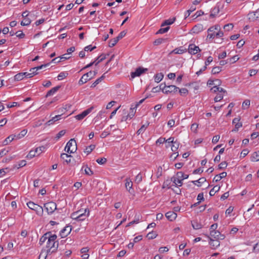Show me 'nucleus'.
Wrapping results in <instances>:
<instances>
[{"mask_svg": "<svg viewBox=\"0 0 259 259\" xmlns=\"http://www.w3.org/2000/svg\"><path fill=\"white\" fill-rule=\"evenodd\" d=\"M147 71H148L147 68L139 67L136 69L135 72L131 73V77L134 78L135 77L140 76L142 74L146 72Z\"/></svg>", "mask_w": 259, "mask_h": 259, "instance_id": "obj_8", "label": "nucleus"}, {"mask_svg": "<svg viewBox=\"0 0 259 259\" xmlns=\"http://www.w3.org/2000/svg\"><path fill=\"white\" fill-rule=\"evenodd\" d=\"M210 235L211 238L213 237L215 240H223L225 238V236L221 234L219 231L210 232Z\"/></svg>", "mask_w": 259, "mask_h": 259, "instance_id": "obj_13", "label": "nucleus"}, {"mask_svg": "<svg viewBox=\"0 0 259 259\" xmlns=\"http://www.w3.org/2000/svg\"><path fill=\"white\" fill-rule=\"evenodd\" d=\"M211 90L215 93L219 92L221 94L222 93H225L226 91L222 88L219 87V85H215L211 89Z\"/></svg>", "mask_w": 259, "mask_h": 259, "instance_id": "obj_31", "label": "nucleus"}, {"mask_svg": "<svg viewBox=\"0 0 259 259\" xmlns=\"http://www.w3.org/2000/svg\"><path fill=\"white\" fill-rule=\"evenodd\" d=\"M27 133V130H23L19 134L17 135H14L15 136V139H20L23 138Z\"/></svg>", "mask_w": 259, "mask_h": 259, "instance_id": "obj_37", "label": "nucleus"}, {"mask_svg": "<svg viewBox=\"0 0 259 259\" xmlns=\"http://www.w3.org/2000/svg\"><path fill=\"white\" fill-rule=\"evenodd\" d=\"M223 98V96L222 94H218L215 97L214 100L215 102L220 101Z\"/></svg>", "mask_w": 259, "mask_h": 259, "instance_id": "obj_61", "label": "nucleus"}, {"mask_svg": "<svg viewBox=\"0 0 259 259\" xmlns=\"http://www.w3.org/2000/svg\"><path fill=\"white\" fill-rule=\"evenodd\" d=\"M105 74H103L100 77L96 79L94 82L92 83V84L91 86V88H95L97 84H98L100 82H101L105 78Z\"/></svg>", "mask_w": 259, "mask_h": 259, "instance_id": "obj_26", "label": "nucleus"}, {"mask_svg": "<svg viewBox=\"0 0 259 259\" xmlns=\"http://www.w3.org/2000/svg\"><path fill=\"white\" fill-rule=\"evenodd\" d=\"M96 145L94 144L90 145L89 146L86 147L84 150V152L86 153L87 155L89 154L95 148Z\"/></svg>", "mask_w": 259, "mask_h": 259, "instance_id": "obj_32", "label": "nucleus"}, {"mask_svg": "<svg viewBox=\"0 0 259 259\" xmlns=\"http://www.w3.org/2000/svg\"><path fill=\"white\" fill-rule=\"evenodd\" d=\"M81 212L80 210H79V211H77L76 212H74L73 213H72L71 214V218L74 219V220H75L76 221L78 220V214H79V213Z\"/></svg>", "mask_w": 259, "mask_h": 259, "instance_id": "obj_60", "label": "nucleus"}, {"mask_svg": "<svg viewBox=\"0 0 259 259\" xmlns=\"http://www.w3.org/2000/svg\"><path fill=\"white\" fill-rule=\"evenodd\" d=\"M166 88V90L164 91V93L166 94H175L179 90V88L174 85H169Z\"/></svg>", "mask_w": 259, "mask_h": 259, "instance_id": "obj_12", "label": "nucleus"}, {"mask_svg": "<svg viewBox=\"0 0 259 259\" xmlns=\"http://www.w3.org/2000/svg\"><path fill=\"white\" fill-rule=\"evenodd\" d=\"M126 34V31L125 30H123L121 31L118 35L116 37L117 39L119 40L120 39L122 38Z\"/></svg>", "mask_w": 259, "mask_h": 259, "instance_id": "obj_62", "label": "nucleus"}, {"mask_svg": "<svg viewBox=\"0 0 259 259\" xmlns=\"http://www.w3.org/2000/svg\"><path fill=\"white\" fill-rule=\"evenodd\" d=\"M26 165V161L25 160H21L18 162V164L14 165V168H19L22 167Z\"/></svg>", "mask_w": 259, "mask_h": 259, "instance_id": "obj_39", "label": "nucleus"}, {"mask_svg": "<svg viewBox=\"0 0 259 259\" xmlns=\"http://www.w3.org/2000/svg\"><path fill=\"white\" fill-rule=\"evenodd\" d=\"M220 12V5L217 4L215 6L211 9L210 14L209 15L210 18L215 17Z\"/></svg>", "mask_w": 259, "mask_h": 259, "instance_id": "obj_14", "label": "nucleus"}, {"mask_svg": "<svg viewBox=\"0 0 259 259\" xmlns=\"http://www.w3.org/2000/svg\"><path fill=\"white\" fill-rule=\"evenodd\" d=\"M142 180V175L140 173L137 175L135 179V182L139 184L140 183Z\"/></svg>", "mask_w": 259, "mask_h": 259, "instance_id": "obj_64", "label": "nucleus"}, {"mask_svg": "<svg viewBox=\"0 0 259 259\" xmlns=\"http://www.w3.org/2000/svg\"><path fill=\"white\" fill-rule=\"evenodd\" d=\"M66 133V131L65 130H62L61 131H60L56 135V136L55 137V139H56V140H58L61 137H62V136H63Z\"/></svg>", "mask_w": 259, "mask_h": 259, "instance_id": "obj_50", "label": "nucleus"}, {"mask_svg": "<svg viewBox=\"0 0 259 259\" xmlns=\"http://www.w3.org/2000/svg\"><path fill=\"white\" fill-rule=\"evenodd\" d=\"M84 168L85 175L88 176H92L94 174L93 171L91 170V169L90 167H88L87 165H83L82 167L81 170H82Z\"/></svg>", "mask_w": 259, "mask_h": 259, "instance_id": "obj_27", "label": "nucleus"}, {"mask_svg": "<svg viewBox=\"0 0 259 259\" xmlns=\"http://www.w3.org/2000/svg\"><path fill=\"white\" fill-rule=\"evenodd\" d=\"M196 10V8L195 6H192L190 8L187 10L186 13H185V18H187V17H188L190 14L193 12L194 11H195Z\"/></svg>", "mask_w": 259, "mask_h": 259, "instance_id": "obj_41", "label": "nucleus"}, {"mask_svg": "<svg viewBox=\"0 0 259 259\" xmlns=\"http://www.w3.org/2000/svg\"><path fill=\"white\" fill-rule=\"evenodd\" d=\"M61 115H56L55 117H53L52 119L49 120L47 122H46V124L47 125H50L54 123V122L60 119Z\"/></svg>", "mask_w": 259, "mask_h": 259, "instance_id": "obj_29", "label": "nucleus"}, {"mask_svg": "<svg viewBox=\"0 0 259 259\" xmlns=\"http://www.w3.org/2000/svg\"><path fill=\"white\" fill-rule=\"evenodd\" d=\"M171 181L173 182V183L175 184L174 186L175 187H180L182 185L183 182L182 180L180 179H177V176L176 177H173L171 179Z\"/></svg>", "mask_w": 259, "mask_h": 259, "instance_id": "obj_18", "label": "nucleus"}, {"mask_svg": "<svg viewBox=\"0 0 259 259\" xmlns=\"http://www.w3.org/2000/svg\"><path fill=\"white\" fill-rule=\"evenodd\" d=\"M96 162L99 164H104L107 162L106 158L104 157L99 158L96 160Z\"/></svg>", "mask_w": 259, "mask_h": 259, "instance_id": "obj_54", "label": "nucleus"}, {"mask_svg": "<svg viewBox=\"0 0 259 259\" xmlns=\"http://www.w3.org/2000/svg\"><path fill=\"white\" fill-rule=\"evenodd\" d=\"M176 176H177V179H180L182 181L183 180H184V179H188V177H189V175H188L185 174L182 171L177 172V173L176 174Z\"/></svg>", "mask_w": 259, "mask_h": 259, "instance_id": "obj_25", "label": "nucleus"}, {"mask_svg": "<svg viewBox=\"0 0 259 259\" xmlns=\"http://www.w3.org/2000/svg\"><path fill=\"white\" fill-rule=\"evenodd\" d=\"M233 25L232 23H229V24H226L224 26V29L226 31H228L232 30L233 29Z\"/></svg>", "mask_w": 259, "mask_h": 259, "instance_id": "obj_55", "label": "nucleus"}, {"mask_svg": "<svg viewBox=\"0 0 259 259\" xmlns=\"http://www.w3.org/2000/svg\"><path fill=\"white\" fill-rule=\"evenodd\" d=\"M57 236L56 234H52L49 235L47 240L46 247L48 248L47 252H55L59 246V243L56 241Z\"/></svg>", "mask_w": 259, "mask_h": 259, "instance_id": "obj_1", "label": "nucleus"}, {"mask_svg": "<svg viewBox=\"0 0 259 259\" xmlns=\"http://www.w3.org/2000/svg\"><path fill=\"white\" fill-rule=\"evenodd\" d=\"M169 29V26H167V27H166L165 28H160L156 32V34H162V33H165V32H167Z\"/></svg>", "mask_w": 259, "mask_h": 259, "instance_id": "obj_57", "label": "nucleus"}, {"mask_svg": "<svg viewBox=\"0 0 259 259\" xmlns=\"http://www.w3.org/2000/svg\"><path fill=\"white\" fill-rule=\"evenodd\" d=\"M50 234H51V232H48L44 234L39 239V244L42 245L46 240H48Z\"/></svg>", "mask_w": 259, "mask_h": 259, "instance_id": "obj_19", "label": "nucleus"}, {"mask_svg": "<svg viewBox=\"0 0 259 259\" xmlns=\"http://www.w3.org/2000/svg\"><path fill=\"white\" fill-rule=\"evenodd\" d=\"M165 217L169 221H172L176 219L177 214L175 212L170 211L165 213Z\"/></svg>", "mask_w": 259, "mask_h": 259, "instance_id": "obj_17", "label": "nucleus"}, {"mask_svg": "<svg viewBox=\"0 0 259 259\" xmlns=\"http://www.w3.org/2000/svg\"><path fill=\"white\" fill-rule=\"evenodd\" d=\"M125 186L127 190H128L130 193H132L131 190H132L133 183L130 179H126Z\"/></svg>", "mask_w": 259, "mask_h": 259, "instance_id": "obj_23", "label": "nucleus"}, {"mask_svg": "<svg viewBox=\"0 0 259 259\" xmlns=\"http://www.w3.org/2000/svg\"><path fill=\"white\" fill-rule=\"evenodd\" d=\"M170 146L171 148V150L173 152H176L179 148V143L177 141H175V142L171 145H170Z\"/></svg>", "mask_w": 259, "mask_h": 259, "instance_id": "obj_43", "label": "nucleus"}, {"mask_svg": "<svg viewBox=\"0 0 259 259\" xmlns=\"http://www.w3.org/2000/svg\"><path fill=\"white\" fill-rule=\"evenodd\" d=\"M220 189V187L216 185L211 189L209 192V195L211 196H214L216 192H218Z\"/></svg>", "mask_w": 259, "mask_h": 259, "instance_id": "obj_34", "label": "nucleus"}, {"mask_svg": "<svg viewBox=\"0 0 259 259\" xmlns=\"http://www.w3.org/2000/svg\"><path fill=\"white\" fill-rule=\"evenodd\" d=\"M204 29L203 26L201 24L195 25L192 29V31L194 33H198Z\"/></svg>", "mask_w": 259, "mask_h": 259, "instance_id": "obj_15", "label": "nucleus"}, {"mask_svg": "<svg viewBox=\"0 0 259 259\" xmlns=\"http://www.w3.org/2000/svg\"><path fill=\"white\" fill-rule=\"evenodd\" d=\"M168 85H167L165 83H162L159 85V89L161 90L162 92L164 93V91L166 90V88Z\"/></svg>", "mask_w": 259, "mask_h": 259, "instance_id": "obj_63", "label": "nucleus"}, {"mask_svg": "<svg viewBox=\"0 0 259 259\" xmlns=\"http://www.w3.org/2000/svg\"><path fill=\"white\" fill-rule=\"evenodd\" d=\"M94 107L91 106L88 109L83 111L81 113L75 116V118L77 120H80L84 118L87 115H88L90 113H91L92 110L94 109Z\"/></svg>", "mask_w": 259, "mask_h": 259, "instance_id": "obj_7", "label": "nucleus"}, {"mask_svg": "<svg viewBox=\"0 0 259 259\" xmlns=\"http://www.w3.org/2000/svg\"><path fill=\"white\" fill-rule=\"evenodd\" d=\"M186 52V49H182L181 48H176L173 51V52L176 54H182Z\"/></svg>", "mask_w": 259, "mask_h": 259, "instance_id": "obj_51", "label": "nucleus"}, {"mask_svg": "<svg viewBox=\"0 0 259 259\" xmlns=\"http://www.w3.org/2000/svg\"><path fill=\"white\" fill-rule=\"evenodd\" d=\"M227 165H228V163H227L226 161H222L218 165V169L220 170L225 169L227 167Z\"/></svg>", "mask_w": 259, "mask_h": 259, "instance_id": "obj_52", "label": "nucleus"}, {"mask_svg": "<svg viewBox=\"0 0 259 259\" xmlns=\"http://www.w3.org/2000/svg\"><path fill=\"white\" fill-rule=\"evenodd\" d=\"M222 71V67L219 66L214 67L212 68L211 70V73L213 74H218Z\"/></svg>", "mask_w": 259, "mask_h": 259, "instance_id": "obj_47", "label": "nucleus"}, {"mask_svg": "<svg viewBox=\"0 0 259 259\" xmlns=\"http://www.w3.org/2000/svg\"><path fill=\"white\" fill-rule=\"evenodd\" d=\"M191 224L194 229L198 230L202 228V225L201 223L198 222L197 220L191 221Z\"/></svg>", "mask_w": 259, "mask_h": 259, "instance_id": "obj_21", "label": "nucleus"}, {"mask_svg": "<svg viewBox=\"0 0 259 259\" xmlns=\"http://www.w3.org/2000/svg\"><path fill=\"white\" fill-rule=\"evenodd\" d=\"M178 90L181 96H186L188 94V90L186 88L181 89L179 88Z\"/></svg>", "mask_w": 259, "mask_h": 259, "instance_id": "obj_45", "label": "nucleus"}, {"mask_svg": "<svg viewBox=\"0 0 259 259\" xmlns=\"http://www.w3.org/2000/svg\"><path fill=\"white\" fill-rule=\"evenodd\" d=\"M106 59V55L104 54H101L100 56H99L95 61H96L95 62V65H97L99 63L102 62Z\"/></svg>", "mask_w": 259, "mask_h": 259, "instance_id": "obj_36", "label": "nucleus"}, {"mask_svg": "<svg viewBox=\"0 0 259 259\" xmlns=\"http://www.w3.org/2000/svg\"><path fill=\"white\" fill-rule=\"evenodd\" d=\"M220 30L221 27L219 25H215L214 26L210 27L207 30V37L209 38H214V37L218 38L223 37L224 33Z\"/></svg>", "mask_w": 259, "mask_h": 259, "instance_id": "obj_2", "label": "nucleus"}, {"mask_svg": "<svg viewBox=\"0 0 259 259\" xmlns=\"http://www.w3.org/2000/svg\"><path fill=\"white\" fill-rule=\"evenodd\" d=\"M165 40V39L159 38L158 39H156L154 42L153 44L155 46H158L160 44H161L162 42H163Z\"/></svg>", "mask_w": 259, "mask_h": 259, "instance_id": "obj_53", "label": "nucleus"}, {"mask_svg": "<svg viewBox=\"0 0 259 259\" xmlns=\"http://www.w3.org/2000/svg\"><path fill=\"white\" fill-rule=\"evenodd\" d=\"M93 73V72H92V71H90L83 74L78 81L79 84L82 85L93 78V76H92Z\"/></svg>", "mask_w": 259, "mask_h": 259, "instance_id": "obj_6", "label": "nucleus"}, {"mask_svg": "<svg viewBox=\"0 0 259 259\" xmlns=\"http://www.w3.org/2000/svg\"><path fill=\"white\" fill-rule=\"evenodd\" d=\"M110 134V132L108 129L103 131L100 135L101 138H105Z\"/></svg>", "mask_w": 259, "mask_h": 259, "instance_id": "obj_56", "label": "nucleus"}, {"mask_svg": "<svg viewBox=\"0 0 259 259\" xmlns=\"http://www.w3.org/2000/svg\"><path fill=\"white\" fill-rule=\"evenodd\" d=\"M61 158L64 160V161L67 163V164H68L69 163H70L71 162V159L70 158V157H71V155H69L68 154H66V153H62L61 154Z\"/></svg>", "mask_w": 259, "mask_h": 259, "instance_id": "obj_22", "label": "nucleus"}, {"mask_svg": "<svg viewBox=\"0 0 259 259\" xmlns=\"http://www.w3.org/2000/svg\"><path fill=\"white\" fill-rule=\"evenodd\" d=\"M31 21L29 18H25L21 21V25L22 26H28L31 23Z\"/></svg>", "mask_w": 259, "mask_h": 259, "instance_id": "obj_42", "label": "nucleus"}, {"mask_svg": "<svg viewBox=\"0 0 259 259\" xmlns=\"http://www.w3.org/2000/svg\"><path fill=\"white\" fill-rule=\"evenodd\" d=\"M60 88V85H58V86H56V87L52 88V89H51L50 91H49L47 92V93L46 95V97L47 98L49 96L53 95L55 93H56L59 90V89Z\"/></svg>", "mask_w": 259, "mask_h": 259, "instance_id": "obj_20", "label": "nucleus"}, {"mask_svg": "<svg viewBox=\"0 0 259 259\" xmlns=\"http://www.w3.org/2000/svg\"><path fill=\"white\" fill-rule=\"evenodd\" d=\"M149 123L147 122L146 125L143 124V125H142L141 127H140V128L139 129L138 131L137 132V134L138 135H140V134H141L143 133H144V131L147 128V127H148V126L149 125Z\"/></svg>", "mask_w": 259, "mask_h": 259, "instance_id": "obj_38", "label": "nucleus"}, {"mask_svg": "<svg viewBox=\"0 0 259 259\" xmlns=\"http://www.w3.org/2000/svg\"><path fill=\"white\" fill-rule=\"evenodd\" d=\"M15 139V136L14 135H11L8 137L3 142L4 145H8L10 142H12Z\"/></svg>", "mask_w": 259, "mask_h": 259, "instance_id": "obj_28", "label": "nucleus"}, {"mask_svg": "<svg viewBox=\"0 0 259 259\" xmlns=\"http://www.w3.org/2000/svg\"><path fill=\"white\" fill-rule=\"evenodd\" d=\"M23 78H24V77H23L22 73H21V72L17 73V74H16L14 76V80L15 81H20V80H22Z\"/></svg>", "mask_w": 259, "mask_h": 259, "instance_id": "obj_48", "label": "nucleus"}, {"mask_svg": "<svg viewBox=\"0 0 259 259\" xmlns=\"http://www.w3.org/2000/svg\"><path fill=\"white\" fill-rule=\"evenodd\" d=\"M250 105V101L248 100H245L242 103V108L243 109H247Z\"/></svg>", "mask_w": 259, "mask_h": 259, "instance_id": "obj_59", "label": "nucleus"}, {"mask_svg": "<svg viewBox=\"0 0 259 259\" xmlns=\"http://www.w3.org/2000/svg\"><path fill=\"white\" fill-rule=\"evenodd\" d=\"M206 181V179L204 177H202L199 179L198 180L192 181V183H193L194 185H197L198 187H200L201 184L204 183Z\"/></svg>", "mask_w": 259, "mask_h": 259, "instance_id": "obj_24", "label": "nucleus"}, {"mask_svg": "<svg viewBox=\"0 0 259 259\" xmlns=\"http://www.w3.org/2000/svg\"><path fill=\"white\" fill-rule=\"evenodd\" d=\"M68 73L66 72H61L60 73L58 76V79L59 80H62L65 78L67 75Z\"/></svg>", "mask_w": 259, "mask_h": 259, "instance_id": "obj_49", "label": "nucleus"}, {"mask_svg": "<svg viewBox=\"0 0 259 259\" xmlns=\"http://www.w3.org/2000/svg\"><path fill=\"white\" fill-rule=\"evenodd\" d=\"M77 150V144L74 139H70L67 143L65 151L68 153H73Z\"/></svg>", "mask_w": 259, "mask_h": 259, "instance_id": "obj_3", "label": "nucleus"}, {"mask_svg": "<svg viewBox=\"0 0 259 259\" xmlns=\"http://www.w3.org/2000/svg\"><path fill=\"white\" fill-rule=\"evenodd\" d=\"M44 207L49 214H51L57 209V204L53 201H50L45 203Z\"/></svg>", "mask_w": 259, "mask_h": 259, "instance_id": "obj_5", "label": "nucleus"}, {"mask_svg": "<svg viewBox=\"0 0 259 259\" xmlns=\"http://www.w3.org/2000/svg\"><path fill=\"white\" fill-rule=\"evenodd\" d=\"M164 75L162 73H157L154 76L155 81L159 82L163 78Z\"/></svg>", "mask_w": 259, "mask_h": 259, "instance_id": "obj_35", "label": "nucleus"}, {"mask_svg": "<svg viewBox=\"0 0 259 259\" xmlns=\"http://www.w3.org/2000/svg\"><path fill=\"white\" fill-rule=\"evenodd\" d=\"M119 40L117 39L116 37L110 40L109 42V47L110 48L113 47Z\"/></svg>", "mask_w": 259, "mask_h": 259, "instance_id": "obj_46", "label": "nucleus"}, {"mask_svg": "<svg viewBox=\"0 0 259 259\" xmlns=\"http://www.w3.org/2000/svg\"><path fill=\"white\" fill-rule=\"evenodd\" d=\"M188 52L192 55H195L198 52H200L201 50L198 46L193 44H190L188 47Z\"/></svg>", "mask_w": 259, "mask_h": 259, "instance_id": "obj_11", "label": "nucleus"}, {"mask_svg": "<svg viewBox=\"0 0 259 259\" xmlns=\"http://www.w3.org/2000/svg\"><path fill=\"white\" fill-rule=\"evenodd\" d=\"M205 236L209 239V244L211 246V249H215L218 247H219L220 245V242L219 241L220 240H214L211 237L208 236V235H205Z\"/></svg>", "mask_w": 259, "mask_h": 259, "instance_id": "obj_10", "label": "nucleus"}, {"mask_svg": "<svg viewBox=\"0 0 259 259\" xmlns=\"http://www.w3.org/2000/svg\"><path fill=\"white\" fill-rule=\"evenodd\" d=\"M89 210L85 209L83 213H79L78 214V218L77 221H82L85 219V218L89 215Z\"/></svg>", "mask_w": 259, "mask_h": 259, "instance_id": "obj_16", "label": "nucleus"}, {"mask_svg": "<svg viewBox=\"0 0 259 259\" xmlns=\"http://www.w3.org/2000/svg\"><path fill=\"white\" fill-rule=\"evenodd\" d=\"M250 159L252 161H259V151L253 152L251 156Z\"/></svg>", "mask_w": 259, "mask_h": 259, "instance_id": "obj_30", "label": "nucleus"}, {"mask_svg": "<svg viewBox=\"0 0 259 259\" xmlns=\"http://www.w3.org/2000/svg\"><path fill=\"white\" fill-rule=\"evenodd\" d=\"M157 236V234L155 233V232H149L147 235V237L149 239H153L155 238H156Z\"/></svg>", "mask_w": 259, "mask_h": 259, "instance_id": "obj_58", "label": "nucleus"}, {"mask_svg": "<svg viewBox=\"0 0 259 259\" xmlns=\"http://www.w3.org/2000/svg\"><path fill=\"white\" fill-rule=\"evenodd\" d=\"M72 226L67 225L60 232V235L62 238H65L71 232Z\"/></svg>", "mask_w": 259, "mask_h": 259, "instance_id": "obj_9", "label": "nucleus"}, {"mask_svg": "<svg viewBox=\"0 0 259 259\" xmlns=\"http://www.w3.org/2000/svg\"><path fill=\"white\" fill-rule=\"evenodd\" d=\"M36 152L35 150H30L28 154V155L26 156V158L28 159H31L33 158L34 156L36 155Z\"/></svg>", "mask_w": 259, "mask_h": 259, "instance_id": "obj_44", "label": "nucleus"}, {"mask_svg": "<svg viewBox=\"0 0 259 259\" xmlns=\"http://www.w3.org/2000/svg\"><path fill=\"white\" fill-rule=\"evenodd\" d=\"M176 20V18L174 17L172 19H169L165 20L163 23H162L161 26H163L165 25H168L172 24Z\"/></svg>", "mask_w": 259, "mask_h": 259, "instance_id": "obj_33", "label": "nucleus"}, {"mask_svg": "<svg viewBox=\"0 0 259 259\" xmlns=\"http://www.w3.org/2000/svg\"><path fill=\"white\" fill-rule=\"evenodd\" d=\"M27 205L30 209L35 211L37 215L40 216L42 215L44 210L42 207L41 206L34 203L32 201L27 202Z\"/></svg>", "mask_w": 259, "mask_h": 259, "instance_id": "obj_4", "label": "nucleus"}, {"mask_svg": "<svg viewBox=\"0 0 259 259\" xmlns=\"http://www.w3.org/2000/svg\"><path fill=\"white\" fill-rule=\"evenodd\" d=\"M46 148L44 146H41L35 148V150L36 152L37 155H40L42 152L45 151Z\"/></svg>", "mask_w": 259, "mask_h": 259, "instance_id": "obj_40", "label": "nucleus"}]
</instances>
